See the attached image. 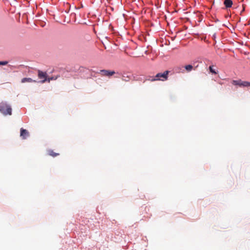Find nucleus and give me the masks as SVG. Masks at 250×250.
I'll return each instance as SVG.
<instances>
[{"label": "nucleus", "mask_w": 250, "mask_h": 250, "mask_svg": "<svg viewBox=\"0 0 250 250\" xmlns=\"http://www.w3.org/2000/svg\"><path fill=\"white\" fill-rule=\"evenodd\" d=\"M224 3L226 8H229L232 5V1L231 0H225Z\"/></svg>", "instance_id": "8"}, {"label": "nucleus", "mask_w": 250, "mask_h": 250, "mask_svg": "<svg viewBox=\"0 0 250 250\" xmlns=\"http://www.w3.org/2000/svg\"><path fill=\"white\" fill-rule=\"evenodd\" d=\"M232 83L234 85H239L240 87H248L250 86V82L242 81L241 80H233Z\"/></svg>", "instance_id": "3"}, {"label": "nucleus", "mask_w": 250, "mask_h": 250, "mask_svg": "<svg viewBox=\"0 0 250 250\" xmlns=\"http://www.w3.org/2000/svg\"><path fill=\"white\" fill-rule=\"evenodd\" d=\"M175 71L177 72L180 73H184L185 72V69L184 67L183 66H178L175 68Z\"/></svg>", "instance_id": "11"}, {"label": "nucleus", "mask_w": 250, "mask_h": 250, "mask_svg": "<svg viewBox=\"0 0 250 250\" xmlns=\"http://www.w3.org/2000/svg\"><path fill=\"white\" fill-rule=\"evenodd\" d=\"M0 111L4 115L12 114V108L10 105L6 104H2L0 106Z\"/></svg>", "instance_id": "2"}, {"label": "nucleus", "mask_w": 250, "mask_h": 250, "mask_svg": "<svg viewBox=\"0 0 250 250\" xmlns=\"http://www.w3.org/2000/svg\"><path fill=\"white\" fill-rule=\"evenodd\" d=\"M21 83H35L36 82V81L35 80H33L32 79L30 78H24L23 79H21Z\"/></svg>", "instance_id": "7"}, {"label": "nucleus", "mask_w": 250, "mask_h": 250, "mask_svg": "<svg viewBox=\"0 0 250 250\" xmlns=\"http://www.w3.org/2000/svg\"><path fill=\"white\" fill-rule=\"evenodd\" d=\"M38 78L41 80L42 83H44L47 81V74L46 72L39 70L38 71Z\"/></svg>", "instance_id": "4"}, {"label": "nucleus", "mask_w": 250, "mask_h": 250, "mask_svg": "<svg viewBox=\"0 0 250 250\" xmlns=\"http://www.w3.org/2000/svg\"><path fill=\"white\" fill-rule=\"evenodd\" d=\"M48 154L50 156H51L53 157H56L59 155V153H56L54 152L53 150H48Z\"/></svg>", "instance_id": "9"}, {"label": "nucleus", "mask_w": 250, "mask_h": 250, "mask_svg": "<svg viewBox=\"0 0 250 250\" xmlns=\"http://www.w3.org/2000/svg\"><path fill=\"white\" fill-rule=\"evenodd\" d=\"M130 80V76L126 74L123 75L122 80L125 82H128Z\"/></svg>", "instance_id": "12"}, {"label": "nucleus", "mask_w": 250, "mask_h": 250, "mask_svg": "<svg viewBox=\"0 0 250 250\" xmlns=\"http://www.w3.org/2000/svg\"><path fill=\"white\" fill-rule=\"evenodd\" d=\"M193 66L190 64L184 66L185 71L186 70L188 72H190L193 69Z\"/></svg>", "instance_id": "10"}, {"label": "nucleus", "mask_w": 250, "mask_h": 250, "mask_svg": "<svg viewBox=\"0 0 250 250\" xmlns=\"http://www.w3.org/2000/svg\"><path fill=\"white\" fill-rule=\"evenodd\" d=\"M169 71H165L164 73H159L156 74L154 78L151 80L148 79L150 81H166L167 79Z\"/></svg>", "instance_id": "1"}, {"label": "nucleus", "mask_w": 250, "mask_h": 250, "mask_svg": "<svg viewBox=\"0 0 250 250\" xmlns=\"http://www.w3.org/2000/svg\"><path fill=\"white\" fill-rule=\"evenodd\" d=\"M8 64L7 61H0V65H5Z\"/></svg>", "instance_id": "15"}, {"label": "nucleus", "mask_w": 250, "mask_h": 250, "mask_svg": "<svg viewBox=\"0 0 250 250\" xmlns=\"http://www.w3.org/2000/svg\"><path fill=\"white\" fill-rule=\"evenodd\" d=\"M209 70H210L211 73H212L213 74H216V71H215L214 69H213V67L212 66H210L209 67Z\"/></svg>", "instance_id": "14"}, {"label": "nucleus", "mask_w": 250, "mask_h": 250, "mask_svg": "<svg viewBox=\"0 0 250 250\" xmlns=\"http://www.w3.org/2000/svg\"><path fill=\"white\" fill-rule=\"evenodd\" d=\"M58 78V77H48L47 78V81L46 82H48V83H50L51 81L52 80H56Z\"/></svg>", "instance_id": "13"}, {"label": "nucleus", "mask_w": 250, "mask_h": 250, "mask_svg": "<svg viewBox=\"0 0 250 250\" xmlns=\"http://www.w3.org/2000/svg\"><path fill=\"white\" fill-rule=\"evenodd\" d=\"M99 73L102 76L110 77L114 75L115 72L114 71L103 69L101 70Z\"/></svg>", "instance_id": "5"}, {"label": "nucleus", "mask_w": 250, "mask_h": 250, "mask_svg": "<svg viewBox=\"0 0 250 250\" xmlns=\"http://www.w3.org/2000/svg\"><path fill=\"white\" fill-rule=\"evenodd\" d=\"M20 135L23 139H25L27 137L29 136V133L28 131L22 128H21Z\"/></svg>", "instance_id": "6"}]
</instances>
